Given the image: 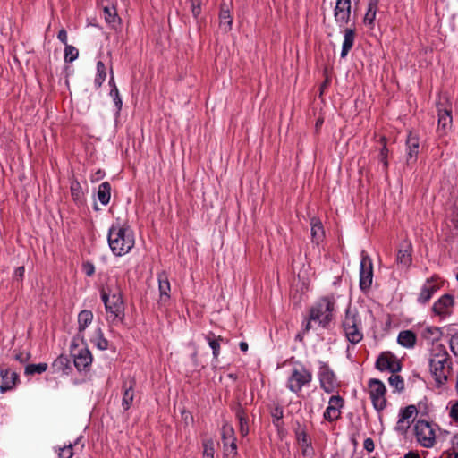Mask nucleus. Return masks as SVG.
Segmentation results:
<instances>
[{
  "label": "nucleus",
  "mask_w": 458,
  "mask_h": 458,
  "mask_svg": "<svg viewBox=\"0 0 458 458\" xmlns=\"http://www.w3.org/2000/svg\"><path fill=\"white\" fill-rule=\"evenodd\" d=\"M416 439L425 448H431L436 443V434L432 425L425 420H419L414 425Z\"/></svg>",
  "instance_id": "nucleus-9"
},
{
  "label": "nucleus",
  "mask_w": 458,
  "mask_h": 458,
  "mask_svg": "<svg viewBox=\"0 0 458 458\" xmlns=\"http://www.w3.org/2000/svg\"><path fill=\"white\" fill-rule=\"evenodd\" d=\"M57 38L63 43L64 44L65 46L68 45L67 44V32L64 29H62L61 30H59L58 34H57Z\"/></svg>",
  "instance_id": "nucleus-52"
},
{
  "label": "nucleus",
  "mask_w": 458,
  "mask_h": 458,
  "mask_svg": "<svg viewBox=\"0 0 458 458\" xmlns=\"http://www.w3.org/2000/svg\"><path fill=\"white\" fill-rule=\"evenodd\" d=\"M111 198V184L108 182H104L98 186V199L104 206L107 205Z\"/></svg>",
  "instance_id": "nucleus-31"
},
{
  "label": "nucleus",
  "mask_w": 458,
  "mask_h": 458,
  "mask_svg": "<svg viewBox=\"0 0 458 458\" xmlns=\"http://www.w3.org/2000/svg\"><path fill=\"white\" fill-rule=\"evenodd\" d=\"M403 458H420V455L416 452L410 451L404 454Z\"/></svg>",
  "instance_id": "nucleus-56"
},
{
  "label": "nucleus",
  "mask_w": 458,
  "mask_h": 458,
  "mask_svg": "<svg viewBox=\"0 0 458 458\" xmlns=\"http://www.w3.org/2000/svg\"><path fill=\"white\" fill-rule=\"evenodd\" d=\"M101 299L105 304L106 310L114 316V318L123 316L124 306L122 293L119 288L112 290L110 286L101 291Z\"/></svg>",
  "instance_id": "nucleus-6"
},
{
  "label": "nucleus",
  "mask_w": 458,
  "mask_h": 458,
  "mask_svg": "<svg viewBox=\"0 0 458 458\" xmlns=\"http://www.w3.org/2000/svg\"><path fill=\"white\" fill-rule=\"evenodd\" d=\"M334 310L335 299L333 297H323L310 309V320L326 328L334 318Z\"/></svg>",
  "instance_id": "nucleus-4"
},
{
  "label": "nucleus",
  "mask_w": 458,
  "mask_h": 458,
  "mask_svg": "<svg viewBox=\"0 0 458 458\" xmlns=\"http://www.w3.org/2000/svg\"><path fill=\"white\" fill-rule=\"evenodd\" d=\"M438 289L439 286L436 284L433 277L427 279L418 296V302L426 304Z\"/></svg>",
  "instance_id": "nucleus-19"
},
{
  "label": "nucleus",
  "mask_w": 458,
  "mask_h": 458,
  "mask_svg": "<svg viewBox=\"0 0 458 458\" xmlns=\"http://www.w3.org/2000/svg\"><path fill=\"white\" fill-rule=\"evenodd\" d=\"M157 279L159 289L158 304L163 305L170 299L171 285L167 275L164 272L158 274Z\"/></svg>",
  "instance_id": "nucleus-20"
},
{
  "label": "nucleus",
  "mask_w": 458,
  "mask_h": 458,
  "mask_svg": "<svg viewBox=\"0 0 458 458\" xmlns=\"http://www.w3.org/2000/svg\"><path fill=\"white\" fill-rule=\"evenodd\" d=\"M73 445L72 444L58 449V458H72L73 455Z\"/></svg>",
  "instance_id": "nucleus-45"
},
{
  "label": "nucleus",
  "mask_w": 458,
  "mask_h": 458,
  "mask_svg": "<svg viewBox=\"0 0 458 458\" xmlns=\"http://www.w3.org/2000/svg\"><path fill=\"white\" fill-rule=\"evenodd\" d=\"M106 77V69L102 61L97 63V74L94 80V84L97 89H99Z\"/></svg>",
  "instance_id": "nucleus-35"
},
{
  "label": "nucleus",
  "mask_w": 458,
  "mask_h": 458,
  "mask_svg": "<svg viewBox=\"0 0 458 458\" xmlns=\"http://www.w3.org/2000/svg\"><path fill=\"white\" fill-rule=\"evenodd\" d=\"M449 416L454 420L458 421V401H456L451 407Z\"/></svg>",
  "instance_id": "nucleus-51"
},
{
  "label": "nucleus",
  "mask_w": 458,
  "mask_h": 458,
  "mask_svg": "<svg viewBox=\"0 0 458 458\" xmlns=\"http://www.w3.org/2000/svg\"><path fill=\"white\" fill-rule=\"evenodd\" d=\"M454 305V296L449 293H445L434 302L432 311L441 318H445L452 314Z\"/></svg>",
  "instance_id": "nucleus-15"
},
{
  "label": "nucleus",
  "mask_w": 458,
  "mask_h": 458,
  "mask_svg": "<svg viewBox=\"0 0 458 458\" xmlns=\"http://www.w3.org/2000/svg\"><path fill=\"white\" fill-rule=\"evenodd\" d=\"M457 280H458V273H457V276H456Z\"/></svg>",
  "instance_id": "nucleus-63"
},
{
  "label": "nucleus",
  "mask_w": 458,
  "mask_h": 458,
  "mask_svg": "<svg viewBox=\"0 0 458 458\" xmlns=\"http://www.w3.org/2000/svg\"><path fill=\"white\" fill-rule=\"evenodd\" d=\"M369 397L374 409L380 412L386 407V388L384 383L376 378H371L368 382Z\"/></svg>",
  "instance_id": "nucleus-8"
},
{
  "label": "nucleus",
  "mask_w": 458,
  "mask_h": 458,
  "mask_svg": "<svg viewBox=\"0 0 458 458\" xmlns=\"http://www.w3.org/2000/svg\"><path fill=\"white\" fill-rule=\"evenodd\" d=\"M93 313L90 310H83L78 315V336L83 338L82 333L91 324Z\"/></svg>",
  "instance_id": "nucleus-25"
},
{
  "label": "nucleus",
  "mask_w": 458,
  "mask_h": 458,
  "mask_svg": "<svg viewBox=\"0 0 458 458\" xmlns=\"http://www.w3.org/2000/svg\"><path fill=\"white\" fill-rule=\"evenodd\" d=\"M355 40V29L346 28L344 30V41L341 50V57L347 56L350 50L352 48Z\"/></svg>",
  "instance_id": "nucleus-24"
},
{
  "label": "nucleus",
  "mask_w": 458,
  "mask_h": 458,
  "mask_svg": "<svg viewBox=\"0 0 458 458\" xmlns=\"http://www.w3.org/2000/svg\"><path fill=\"white\" fill-rule=\"evenodd\" d=\"M110 96L113 98L115 107L117 109V113H119L122 108L123 101L116 86H114V88L111 89Z\"/></svg>",
  "instance_id": "nucleus-43"
},
{
  "label": "nucleus",
  "mask_w": 458,
  "mask_h": 458,
  "mask_svg": "<svg viewBox=\"0 0 458 458\" xmlns=\"http://www.w3.org/2000/svg\"><path fill=\"white\" fill-rule=\"evenodd\" d=\"M407 147V162L415 161L419 153L420 140L416 134L410 132L406 140Z\"/></svg>",
  "instance_id": "nucleus-23"
},
{
  "label": "nucleus",
  "mask_w": 458,
  "mask_h": 458,
  "mask_svg": "<svg viewBox=\"0 0 458 458\" xmlns=\"http://www.w3.org/2000/svg\"><path fill=\"white\" fill-rule=\"evenodd\" d=\"M389 385L396 391L402 392L404 389V381L403 377L395 373H393L388 378Z\"/></svg>",
  "instance_id": "nucleus-38"
},
{
  "label": "nucleus",
  "mask_w": 458,
  "mask_h": 458,
  "mask_svg": "<svg viewBox=\"0 0 458 458\" xmlns=\"http://www.w3.org/2000/svg\"><path fill=\"white\" fill-rule=\"evenodd\" d=\"M92 344L99 350H106L108 348V341L104 337L102 330L98 328L95 336L91 339Z\"/></svg>",
  "instance_id": "nucleus-36"
},
{
  "label": "nucleus",
  "mask_w": 458,
  "mask_h": 458,
  "mask_svg": "<svg viewBox=\"0 0 458 458\" xmlns=\"http://www.w3.org/2000/svg\"><path fill=\"white\" fill-rule=\"evenodd\" d=\"M437 108L438 115L437 132L445 135L453 124L452 106L448 98L442 96L437 102Z\"/></svg>",
  "instance_id": "nucleus-7"
},
{
  "label": "nucleus",
  "mask_w": 458,
  "mask_h": 458,
  "mask_svg": "<svg viewBox=\"0 0 458 458\" xmlns=\"http://www.w3.org/2000/svg\"><path fill=\"white\" fill-rule=\"evenodd\" d=\"M135 381L133 379L125 380L123 384V400L122 406L124 411L131 408L133 403Z\"/></svg>",
  "instance_id": "nucleus-21"
},
{
  "label": "nucleus",
  "mask_w": 458,
  "mask_h": 458,
  "mask_svg": "<svg viewBox=\"0 0 458 458\" xmlns=\"http://www.w3.org/2000/svg\"><path fill=\"white\" fill-rule=\"evenodd\" d=\"M310 226L312 242L316 244H319V242L323 240L325 233L322 223L319 221V219L313 217L310 221Z\"/></svg>",
  "instance_id": "nucleus-29"
},
{
  "label": "nucleus",
  "mask_w": 458,
  "mask_h": 458,
  "mask_svg": "<svg viewBox=\"0 0 458 458\" xmlns=\"http://www.w3.org/2000/svg\"><path fill=\"white\" fill-rule=\"evenodd\" d=\"M376 368L380 371L388 370L397 373L402 369L400 360L391 352H383L376 361Z\"/></svg>",
  "instance_id": "nucleus-16"
},
{
  "label": "nucleus",
  "mask_w": 458,
  "mask_h": 458,
  "mask_svg": "<svg viewBox=\"0 0 458 458\" xmlns=\"http://www.w3.org/2000/svg\"><path fill=\"white\" fill-rule=\"evenodd\" d=\"M191 12L195 18H198L200 14L201 8H200V3L199 1H191Z\"/></svg>",
  "instance_id": "nucleus-50"
},
{
  "label": "nucleus",
  "mask_w": 458,
  "mask_h": 458,
  "mask_svg": "<svg viewBox=\"0 0 458 458\" xmlns=\"http://www.w3.org/2000/svg\"><path fill=\"white\" fill-rule=\"evenodd\" d=\"M71 352L73 357V363L76 369L79 371L89 370L93 358L88 347L83 346L81 348H77V345L72 344Z\"/></svg>",
  "instance_id": "nucleus-11"
},
{
  "label": "nucleus",
  "mask_w": 458,
  "mask_h": 458,
  "mask_svg": "<svg viewBox=\"0 0 458 458\" xmlns=\"http://www.w3.org/2000/svg\"><path fill=\"white\" fill-rule=\"evenodd\" d=\"M15 360H19V361H21V362H25V361L28 360V356L23 357V354H22V353L16 354V355H15Z\"/></svg>",
  "instance_id": "nucleus-58"
},
{
  "label": "nucleus",
  "mask_w": 458,
  "mask_h": 458,
  "mask_svg": "<svg viewBox=\"0 0 458 458\" xmlns=\"http://www.w3.org/2000/svg\"><path fill=\"white\" fill-rule=\"evenodd\" d=\"M313 379L312 372L303 364L294 365L289 372L286 387L294 394L301 392L304 386H309Z\"/></svg>",
  "instance_id": "nucleus-5"
},
{
  "label": "nucleus",
  "mask_w": 458,
  "mask_h": 458,
  "mask_svg": "<svg viewBox=\"0 0 458 458\" xmlns=\"http://www.w3.org/2000/svg\"><path fill=\"white\" fill-rule=\"evenodd\" d=\"M0 377L2 380L0 384L1 393H5L9 390H12L19 379L18 374L14 371H11L8 369H0Z\"/></svg>",
  "instance_id": "nucleus-18"
},
{
  "label": "nucleus",
  "mask_w": 458,
  "mask_h": 458,
  "mask_svg": "<svg viewBox=\"0 0 458 458\" xmlns=\"http://www.w3.org/2000/svg\"><path fill=\"white\" fill-rule=\"evenodd\" d=\"M82 271L88 276H92L95 273V266L89 261H86L82 264Z\"/></svg>",
  "instance_id": "nucleus-49"
},
{
  "label": "nucleus",
  "mask_w": 458,
  "mask_h": 458,
  "mask_svg": "<svg viewBox=\"0 0 458 458\" xmlns=\"http://www.w3.org/2000/svg\"><path fill=\"white\" fill-rule=\"evenodd\" d=\"M25 268L24 267H19L14 272V277L21 279L24 276Z\"/></svg>",
  "instance_id": "nucleus-55"
},
{
  "label": "nucleus",
  "mask_w": 458,
  "mask_h": 458,
  "mask_svg": "<svg viewBox=\"0 0 458 458\" xmlns=\"http://www.w3.org/2000/svg\"><path fill=\"white\" fill-rule=\"evenodd\" d=\"M342 327L346 339L352 344H359L363 339L361 318L356 309L349 305L342 321Z\"/></svg>",
  "instance_id": "nucleus-3"
},
{
  "label": "nucleus",
  "mask_w": 458,
  "mask_h": 458,
  "mask_svg": "<svg viewBox=\"0 0 458 458\" xmlns=\"http://www.w3.org/2000/svg\"><path fill=\"white\" fill-rule=\"evenodd\" d=\"M47 369V363H38V364H29L25 368L24 373L26 375H34V374H42Z\"/></svg>",
  "instance_id": "nucleus-37"
},
{
  "label": "nucleus",
  "mask_w": 458,
  "mask_h": 458,
  "mask_svg": "<svg viewBox=\"0 0 458 458\" xmlns=\"http://www.w3.org/2000/svg\"><path fill=\"white\" fill-rule=\"evenodd\" d=\"M446 458H458V453L456 452H446ZM443 458V457H441Z\"/></svg>",
  "instance_id": "nucleus-60"
},
{
  "label": "nucleus",
  "mask_w": 458,
  "mask_h": 458,
  "mask_svg": "<svg viewBox=\"0 0 458 458\" xmlns=\"http://www.w3.org/2000/svg\"><path fill=\"white\" fill-rule=\"evenodd\" d=\"M214 442L208 439L203 442V458H214Z\"/></svg>",
  "instance_id": "nucleus-41"
},
{
  "label": "nucleus",
  "mask_w": 458,
  "mask_h": 458,
  "mask_svg": "<svg viewBox=\"0 0 458 458\" xmlns=\"http://www.w3.org/2000/svg\"><path fill=\"white\" fill-rule=\"evenodd\" d=\"M417 412V408L415 405H409L404 409H402L399 415L398 423L403 422L405 420L410 419L414 413Z\"/></svg>",
  "instance_id": "nucleus-40"
},
{
  "label": "nucleus",
  "mask_w": 458,
  "mask_h": 458,
  "mask_svg": "<svg viewBox=\"0 0 458 458\" xmlns=\"http://www.w3.org/2000/svg\"><path fill=\"white\" fill-rule=\"evenodd\" d=\"M221 437L225 454L235 456L237 454L236 437L234 429L230 424L225 423L222 426Z\"/></svg>",
  "instance_id": "nucleus-13"
},
{
  "label": "nucleus",
  "mask_w": 458,
  "mask_h": 458,
  "mask_svg": "<svg viewBox=\"0 0 458 458\" xmlns=\"http://www.w3.org/2000/svg\"><path fill=\"white\" fill-rule=\"evenodd\" d=\"M79 51L77 48L71 45H66L64 48V61L72 63L78 58Z\"/></svg>",
  "instance_id": "nucleus-39"
},
{
  "label": "nucleus",
  "mask_w": 458,
  "mask_h": 458,
  "mask_svg": "<svg viewBox=\"0 0 458 458\" xmlns=\"http://www.w3.org/2000/svg\"><path fill=\"white\" fill-rule=\"evenodd\" d=\"M301 453H302L303 456L311 457L314 454V450L312 448V445H309L308 446H301Z\"/></svg>",
  "instance_id": "nucleus-53"
},
{
  "label": "nucleus",
  "mask_w": 458,
  "mask_h": 458,
  "mask_svg": "<svg viewBox=\"0 0 458 458\" xmlns=\"http://www.w3.org/2000/svg\"><path fill=\"white\" fill-rule=\"evenodd\" d=\"M428 366L436 386L440 387L445 385L453 374V361L443 344H437L432 348L428 358Z\"/></svg>",
  "instance_id": "nucleus-1"
},
{
  "label": "nucleus",
  "mask_w": 458,
  "mask_h": 458,
  "mask_svg": "<svg viewBox=\"0 0 458 458\" xmlns=\"http://www.w3.org/2000/svg\"><path fill=\"white\" fill-rule=\"evenodd\" d=\"M52 369L55 373H66L70 369V360L65 355H60L52 363Z\"/></svg>",
  "instance_id": "nucleus-33"
},
{
  "label": "nucleus",
  "mask_w": 458,
  "mask_h": 458,
  "mask_svg": "<svg viewBox=\"0 0 458 458\" xmlns=\"http://www.w3.org/2000/svg\"><path fill=\"white\" fill-rule=\"evenodd\" d=\"M364 449L368 452H372L374 450V442L371 438H366L363 443Z\"/></svg>",
  "instance_id": "nucleus-54"
},
{
  "label": "nucleus",
  "mask_w": 458,
  "mask_h": 458,
  "mask_svg": "<svg viewBox=\"0 0 458 458\" xmlns=\"http://www.w3.org/2000/svg\"><path fill=\"white\" fill-rule=\"evenodd\" d=\"M297 440L301 446H308L311 445V439L305 430L301 429L297 433Z\"/></svg>",
  "instance_id": "nucleus-44"
},
{
  "label": "nucleus",
  "mask_w": 458,
  "mask_h": 458,
  "mask_svg": "<svg viewBox=\"0 0 458 458\" xmlns=\"http://www.w3.org/2000/svg\"><path fill=\"white\" fill-rule=\"evenodd\" d=\"M416 335L411 330H403L399 333L397 342L405 348H412L416 344Z\"/></svg>",
  "instance_id": "nucleus-28"
},
{
  "label": "nucleus",
  "mask_w": 458,
  "mask_h": 458,
  "mask_svg": "<svg viewBox=\"0 0 458 458\" xmlns=\"http://www.w3.org/2000/svg\"><path fill=\"white\" fill-rule=\"evenodd\" d=\"M379 0H369L367 12L363 18L364 24L374 28V21L376 20Z\"/></svg>",
  "instance_id": "nucleus-26"
},
{
  "label": "nucleus",
  "mask_w": 458,
  "mask_h": 458,
  "mask_svg": "<svg viewBox=\"0 0 458 458\" xmlns=\"http://www.w3.org/2000/svg\"><path fill=\"white\" fill-rule=\"evenodd\" d=\"M236 417L239 420V432L242 437H245L249 433L248 418L242 409H238Z\"/></svg>",
  "instance_id": "nucleus-34"
},
{
  "label": "nucleus",
  "mask_w": 458,
  "mask_h": 458,
  "mask_svg": "<svg viewBox=\"0 0 458 458\" xmlns=\"http://www.w3.org/2000/svg\"><path fill=\"white\" fill-rule=\"evenodd\" d=\"M318 378L321 388L327 393H332L337 386L336 377L326 362H320Z\"/></svg>",
  "instance_id": "nucleus-12"
},
{
  "label": "nucleus",
  "mask_w": 458,
  "mask_h": 458,
  "mask_svg": "<svg viewBox=\"0 0 458 458\" xmlns=\"http://www.w3.org/2000/svg\"><path fill=\"white\" fill-rule=\"evenodd\" d=\"M239 347L242 352H246L248 351L249 345L246 342H240Z\"/></svg>",
  "instance_id": "nucleus-57"
},
{
  "label": "nucleus",
  "mask_w": 458,
  "mask_h": 458,
  "mask_svg": "<svg viewBox=\"0 0 458 458\" xmlns=\"http://www.w3.org/2000/svg\"><path fill=\"white\" fill-rule=\"evenodd\" d=\"M351 0H336L334 18L340 28H344L351 20Z\"/></svg>",
  "instance_id": "nucleus-14"
},
{
  "label": "nucleus",
  "mask_w": 458,
  "mask_h": 458,
  "mask_svg": "<svg viewBox=\"0 0 458 458\" xmlns=\"http://www.w3.org/2000/svg\"><path fill=\"white\" fill-rule=\"evenodd\" d=\"M313 320H310V317L309 318L308 321L306 322L305 324V327H304V333H307L310 331V329L311 328V322Z\"/></svg>",
  "instance_id": "nucleus-59"
},
{
  "label": "nucleus",
  "mask_w": 458,
  "mask_h": 458,
  "mask_svg": "<svg viewBox=\"0 0 458 458\" xmlns=\"http://www.w3.org/2000/svg\"><path fill=\"white\" fill-rule=\"evenodd\" d=\"M381 141H383L384 145L380 150V161L383 163L384 168L387 169V167H388V162H387L388 149L386 148V139L384 137L381 138Z\"/></svg>",
  "instance_id": "nucleus-47"
},
{
  "label": "nucleus",
  "mask_w": 458,
  "mask_h": 458,
  "mask_svg": "<svg viewBox=\"0 0 458 458\" xmlns=\"http://www.w3.org/2000/svg\"><path fill=\"white\" fill-rule=\"evenodd\" d=\"M72 197L75 201H81L82 197L81 188L79 182H73L71 185Z\"/></svg>",
  "instance_id": "nucleus-46"
},
{
  "label": "nucleus",
  "mask_w": 458,
  "mask_h": 458,
  "mask_svg": "<svg viewBox=\"0 0 458 458\" xmlns=\"http://www.w3.org/2000/svg\"><path fill=\"white\" fill-rule=\"evenodd\" d=\"M110 73H111V77H110V80H109V85L114 88V86H116L115 83H114V73H113V70L111 69L110 71Z\"/></svg>",
  "instance_id": "nucleus-61"
},
{
  "label": "nucleus",
  "mask_w": 458,
  "mask_h": 458,
  "mask_svg": "<svg viewBox=\"0 0 458 458\" xmlns=\"http://www.w3.org/2000/svg\"><path fill=\"white\" fill-rule=\"evenodd\" d=\"M108 245L115 256L127 254L134 246V233L126 223L118 220L114 223L108 231Z\"/></svg>",
  "instance_id": "nucleus-2"
},
{
  "label": "nucleus",
  "mask_w": 458,
  "mask_h": 458,
  "mask_svg": "<svg viewBox=\"0 0 458 458\" xmlns=\"http://www.w3.org/2000/svg\"><path fill=\"white\" fill-rule=\"evenodd\" d=\"M411 246L410 243H408V242L403 243L398 250L397 257H396V262L404 267L409 266L411 262Z\"/></svg>",
  "instance_id": "nucleus-27"
},
{
  "label": "nucleus",
  "mask_w": 458,
  "mask_h": 458,
  "mask_svg": "<svg viewBox=\"0 0 458 458\" xmlns=\"http://www.w3.org/2000/svg\"><path fill=\"white\" fill-rule=\"evenodd\" d=\"M104 175V173L100 170H98L97 173H96V179H99L101 178L102 176Z\"/></svg>",
  "instance_id": "nucleus-62"
},
{
  "label": "nucleus",
  "mask_w": 458,
  "mask_h": 458,
  "mask_svg": "<svg viewBox=\"0 0 458 458\" xmlns=\"http://www.w3.org/2000/svg\"><path fill=\"white\" fill-rule=\"evenodd\" d=\"M421 335L425 340L434 343L441 338L442 331L437 327H427L423 329Z\"/></svg>",
  "instance_id": "nucleus-32"
},
{
  "label": "nucleus",
  "mask_w": 458,
  "mask_h": 458,
  "mask_svg": "<svg viewBox=\"0 0 458 458\" xmlns=\"http://www.w3.org/2000/svg\"><path fill=\"white\" fill-rule=\"evenodd\" d=\"M209 347L212 349L214 359H217L220 353V343L224 341V338L220 335L216 336L214 333L209 332L205 335Z\"/></svg>",
  "instance_id": "nucleus-30"
},
{
  "label": "nucleus",
  "mask_w": 458,
  "mask_h": 458,
  "mask_svg": "<svg viewBox=\"0 0 458 458\" xmlns=\"http://www.w3.org/2000/svg\"><path fill=\"white\" fill-rule=\"evenodd\" d=\"M344 405V399L339 395L330 397L328 406L324 412V419L327 421H335L339 419L341 408Z\"/></svg>",
  "instance_id": "nucleus-17"
},
{
  "label": "nucleus",
  "mask_w": 458,
  "mask_h": 458,
  "mask_svg": "<svg viewBox=\"0 0 458 458\" xmlns=\"http://www.w3.org/2000/svg\"><path fill=\"white\" fill-rule=\"evenodd\" d=\"M373 281V264L370 257L365 252H361V260L360 265V287L361 291H367L371 287Z\"/></svg>",
  "instance_id": "nucleus-10"
},
{
  "label": "nucleus",
  "mask_w": 458,
  "mask_h": 458,
  "mask_svg": "<svg viewBox=\"0 0 458 458\" xmlns=\"http://www.w3.org/2000/svg\"><path fill=\"white\" fill-rule=\"evenodd\" d=\"M104 17L107 23H113L117 18V13L114 6H106L103 8Z\"/></svg>",
  "instance_id": "nucleus-42"
},
{
  "label": "nucleus",
  "mask_w": 458,
  "mask_h": 458,
  "mask_svg": "<svg viewBox=\"0 0 458 458\" xmlns=\"http://www.w3.org/2000/svg\"><path fill=\"white\" fill-rule=\"evenodd\" d=\"M233 17L231 15L230 7L226 3L223 2L220 5L219 12V28L224 32H228L232 30Z\"/></svg>",
  "instance_id": "nucleus-22"
},
{
  "label": "nucleus",
  "mask_w": 458,
  "mask_h": 458,
  "mask_svg": "<svg viewBox=\"0 0 458 458\" xmlns=\"http://www.w3.org/2000/svg\"><path fill=\"white\" fill-rule=\"evenodd\" d=\"M449 345L454 355L458 356V332L451 336Z\"/></svg>",
  "instance_id": "nucleus-48"
}]
</instances>
